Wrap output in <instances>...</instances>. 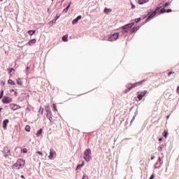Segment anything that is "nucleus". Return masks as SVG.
<instances>
[{"label": "nucleus", "mask_w": 179, "mask_h": 179, "mask_svg": "<svg viewBox=\"0 0 179 179\" xmlns=\"http://www.w3.org/2000/svg\"><path fill=\"white\" fill-rule=\"evenodd\" d=\"M26 164V161L23 159H19L15 164L12 166V169L14 170H20L23 169Z\"/></svg>", "instance_id": "1"}, {"label": "nucleus", "mask_w": 179, "mask_h": 179, "mask_svg": "<svg viewBox=\"0 0 179 179\" xmlns=\"http://www.w3.org/2000/svg\"><path fill=\"white\" fill-rule=\"evenodd\" d=\"M84 159L87 162H90V159H92V150L90 148H87L84 152Z\"/></svg>", "instance_id": "2"}, {"label": "nucleus", "mask_w": 179, "mask_h": 179, "mask_svg": "<svg viewBox=\"0 0 179 179\" xmlns=\"http://www.w3.org/2000/svg\"><path fill=\"white\" fill-rule=\"evenodd\" d=\"M134 24H135V23L131 22L129 24H127L123 27H122V34H125V33H128V28L129 27H132V26H134Z\"/></svg>", "instance_id": "3"}, {"label": "nucleus", "mask_w": 179, "mask_h": 179, "mask_svg": "<svg viewBox=\"0 0 179 179\" xmlns=\"http://www.w3.org/2000/svg\"><path fill=\"white\" fill-rule=\"evenodd\" d=\"M143 82H145V80L135 83L134 84H130L129 85H128L127 92H129V90H131V89H134V87H136V86H139V85H142V83H143Z\"/></svg>", "instance_id": "4"}, {"label": "nucleus", "mask_w": 179, "mask_h": 179, "mask_svg": "<svg viewBox=\"0 0 179 179\" xmlns=\"http://www.w3.org/2000/svg\"><path fill=\"white\" fill-rule=\"evenodd\" d=\"M2 153L6 159V157H8V156H11L10 149H9V147H4L3 150H2Z\"/></svg>", "instance_id": "5"}, {"label": "nucleus", "mask_w": 179, "mask_h": 179, "mask_svg": "<svg viewBox=\"0 0 179 179\" xmlns=\"http://www.w3.org/2000/svg\"><path fill=\"white\" fill-rule=\"evenodd\" d=\"M13 99L10 96H4L1 101L3 104H8V103H12Z\"/></svg>", "instance_id": "6"}, {"label": "nucleus", "mask_w": 179, "mask_h": 179, "mask_svg": "<svg viewBox=\"0 0 179 179\" xmlns=\"http://www.w3.org/2000/svg\"><path fill=\"white\" fill-rule=\"evenodd\" d=\"M55 157H57V152H55V150L50 149L48 158L50 159V160H54Z\"/></svg>", "instance_id": "7"}, {"label": "nucleus", "mask_w": 179, "mask_h": 179, "mask_svg": "<svg viewBox=\"0 0 179 179\" xmlns=\"http://www.w3.org/2000/svg\"><path fill=\"white\" fill-rule=\"evenodd\" d=\"M120 37V35H118V33H115L108 37V41H115Z\"/></svg>", "instance_id": "8"}, {"label": "nucleus", "mask_w": 179, "mask_h": 179, "mask_svg": "<svg viewBox=\"0 0 179 179\" xmlns=\"http://www.w3.org/2000/svg\"><path fill=\"white\" fill-rule=\"evenodd\" d=\"M147 94H148V91H146V90L140 92V93L138 94V100H142V99H143V96H146Z\"/></svg>", "instance_id": "9"}, {"label": "nucleus", "mask_w": 179, "mask_h": 179, "mask_svg": "<svg viewBox=\"0 0 179 179\" xmlns=\"http://www.w3.org/2000/svg\"><path fill=\"white\" fill-rule=\"evenodd\" d=\"M9 108L11 110H19V108H20V106H19V105H17L15 103H11L9 105Z\"/></svg>", "instance_id": "10"}, {"label": "nucleus", "mask_w": 179, "mask_h": 179, "mask_svg": "<svg viewBox=\"0 0 179 179\" xmlns=\"http://www.w3.org/2000/svg\"><path fill=\"white\" fill-rule=\"evenodd\" d=\"M80 19H82V15H78L76 18L73 20L72 24H76V23H78Z\"/></svg>", "instance_id": "11"}, {"label": "nucleus", "mask_w": 179, "mask_h": 179, "mask_svg": "<svg viewBox=\"0 0 179 179\" xmlns=\"http://www.w3.org/2000/svg\"><path fill=\"white\" fill-rule=\"evenodd\" d=\"M45 110H46V113L48 114V118L50 120H51V117H50V115H51V110H50V106H46Z\"/></svg>", "instance_id": "12"}, {"label": "nucleus", "mask_w": 179, "mask_h": 179, "mask_svg": "<svg viewBox=\"0 0 179 179\" xmlns=\"http://www.w3.org/2000/svg\"><path fill=\"white\" fill-rule=\"evenodd\" d=\"M37 43V41L36 39H31L27 43V45L31 46L34 45Z\"/></svg>", "instance_id": "13"}, {"label": "nucleus", "mask_w": 179, "mask_h": 179, "mask_svg": "<svg viewBox=\"0 0 179 179\" xmlns=\"http://www.w3.org/2000/svg\"><path fill=\"white\" fill-rule=\"evenodd\" d=\"M9 123V120L6 119L3 122V128L4 129H6V127H8V124Z\"/></svg>", "instance_id": "14"}, {"label": "nucleus", "mask_w": 179, "mask_h": 179, "mask_svg": "<svg viewBox=\"0 0 179 179\" xmlns=\"http://www.w3.org/2000/svg\"><path fill=\"white\" fill-rule=\"evenodd\" d=\"M58 19H59V15H56L55 19L52 20V21H50V22H49V24H52V23H55V22H57V20H58Z\"/></svg>", "instance_id": "15"}, {"label": "nucleus", "mask_w": 179, "mask_h": 179, "mask_svg": "<svg viewBox=\"0 0 179 179\" xmlns=\"http://www.w3.org/2000/svg\"><path fill=\"white\" fill-rule=\"evenodd\" d=\"M149 0H138V3H139V5H143V3H148V1Z\"/></svg>", "instance_id": "16"}, {"label": "nucleus", "mask_w": 179, "mask_h": 179, "mask_svg": "<svg viewBox=\"0 0 179 179\" xmlns=\"http://www.w3.org/2000/svg\"><path fill=\"white\" fill-rule=\"evenodd\" d=\"M156 13H157L156 12V10H155L152 13H151V14L148 16L147 20H149V19H152V17H154V16H156Z\"/></svg>", "instance_id": "17"}, {"label": "nucleus", "mask_w": 179, "mask_h": 179, "mask_svg": "<svg viewBox=\"0 0 179 179\" xmlns=\"http://www.w3.org/2000/svg\"><path fill=\"white\" fill-rule=\"evenodd\" d=\"M38 155H39V156H43V152H41L40 151L36 152L34 155V157H38Z\"/></svg>", "instance_id": "18"}, {"label": "nucleus", "mask_w": 179, "mask_h": 179, "mask_svg": "<svg viewBox=\"0 0 179 179\" xmlns=\"http://www.w3.org/2000/svg\"><path fill=\"white\" fill-rule=\"evenodd\" d=\"M112 9L111 8H105L104 9V13H106V15H108V13H110V12H112Z\"/></svg>", "instance_id": "19"}, {"label": "nucleus", "mask_w": 179, "mask_h": 179, "mask_svg": "<svg viewBox=\"0 0 179 179\" xmlns=\"http://www.w3.org/2000/svg\"><path fill=\"white\" fill-rule=\"evenodd\" d=\"M41 134H43V129H40L37 131V133H36V136H37L38 138H39V136H40V135H41Z\"/></svg>", "instance_id": "20"}, {"label": "nucleus", "mask_w": 179, "mask_h": 179, "mask_svg": "<svg viewBox=\"0 0 179 179\" xmlns=\"http://www.w3.org/2000/svg\"><path fill=\"white\" fill-rule=\"evenodd\" d=\"M35 34H36V30H29V31H28V34L29 36H33Z\"/></svg>", "instance_id": "21"}, {"label": "nucleus", "mask_w": 179, "mask_h": 179, "mask_svg": "<svg viewBox=\"0 0 179 179\" xmlns=\"http://www.w3.org/2000/svg\"><path fill=\"white\" fill-rule=\"evenodd\" d=\"M8 82L9 85H11V86H15V85H16V83H15V81L10 80V79H9L8 80Z\"/></svg>", "instance_id": "22"}, {"label": "nucleus", "mask_w": 179, "mask_h": 179, "mask_svg": "<svg viewBox=\"0 0 179 179\" xmlns=\"http://www.w3.org/2000/svg\"><path fill=\"white\" fill-rule=\"evenodd\" d=\"M17 85H19L20 86H22V85H23V82L22 81V79H20V78H18V79L17 80Z\"/></svg>", "instance_id": "23"}, {"label": "nucleus", "mask_w": 179, "mask_h": 179, "mask_svg": "<svg viewBox=\"0 0 179 179\" xmlns=\"http://www.w3.org/2000/svg\"><path fill=\"white\" fill-rule=\"evenodd\" d=\"M24 94H22L21 96L18 98L20 101H23L24 100Z\"/></svg>", "instance_id": "24"}, {"label": "nucleus", "mask_w": 179, "mask_h": 179, "mask_svg": "<svg viewBox=\"0 0 179 179\" xmlns=\"http://www.w3.org/2000/svg\"><path fill=\"white\" fill-rule=\"evenodd\" d=\"M69 6H67V7L63 10V13H67L68 10H69Z\"/></svg>", "instance_id": "25"}, {"label": "nucleus", "mask_w": 179, "mask_h": 179, "mask_svg": "<svg viewBox=\"0 0 179 179\" xmlns=\"http://www.w3.org/2000/svg\"><path fill=\"white\" fill-rule=\"evenodd\" d=\"M85 165V163H83L82 164H79L77 166L76 170H79V169L83 167V166Z\"/></svg>", "instance_id": "26"}, {"label": "nucleus", "mask_w": 179, "mask_h": 179, "mask_svg": "<svg viewBox=\"0 0 179 179\" xmlns=\"http://www.w3.org/2000/svg\"><path fill=\"white\" fill-rule=\"evenodd\" d=\"M63 41H68V36L65 35L62 37Z\"/></svg>", "instance_id": "27"}, {"label": "nucleus", "mask_w": 179, "mask_h": 179, "mask_svg": "<svg viewBox=\"0 0 179 179\" xmlns=\"http://www.w3.org/2000/svg\"><path fill=\"white\" fill-rule=\"evenodd\" d=\"M25 131H27V132H30V126L27 125L25 127Z\"/></svg>", "instance_id": "28"}, {"label": "nucleus", "mask_w": 179, "mask_h": 179, "mask_svg": "<svg viewBox=\"0 0 179 179\" xmlns=\"http://www.w3.org/2000/svg\"><path fill=\"white\" fill-rule=\"evenodd\" d=\"M39 113H41V114L43 115V113H44V109L41 107L39 109Z\"/></svg>", "instance_id": "29"}, {"label": "nucleus", "mask_w": 179, "mask_h": 179, "mask_svg": "<svg viewBox=\"0 0 179 179\" xmlns=\"http://www.w3.org/2000/svg\"><path fill=\"white\" fill-rule=\"evenodd\" d=\"M141 17L135 19L136 23H138V22H141Z\"/></svg>", "instance_id": "30"}, {"label": "nucleus", "mask_w": 179, "mask_h": 179, "mask_svg": "<svg viewBox=\"0 0 179 179\" xmlns=\"http://www.w3.org/2000/svg\"><path fill=\"white\" fill-rule=\"evenodd\" d=\"M161 12L162 13H165V12H166V10L165 8H162Z\"/></svg>", "instance_id": "31"}, {"label": "nucleus", "mask_w": 179, "mask_h": 179, "mask_svg": "<svg viewBox=\"0 0 179 179\" xmlns=\"http://www.w3.org/2000/svg\"><path fill=\"white\" fill-rule=\"evenodd\" d=\"M8 71H9V73H12V71H15V69H8Z\"/></svg>", "instance_id": "32"}, {"label": "nucleus", "mask_w": 179, "mask_h": 179, "mask_svg": "<svg viewBox=\"0 0 179 179\" xmlns=\"http://www.w3.org/2000/svg\"><path fill=\"white\" fill-rule=\"evenodd\" d=\"M3 96V90H1L0 93V99Z\"/></svg>", "instance_id": "33"}, {"label": "nucleus", "mask_w": 179, "mask_h": 179, "mask_svg": "<svg viewBox=\"0 0 179 179\" xmlns=\"http://www.w3.org/2000/svg\"><path fill=\"white\" fill-rule=\"evenodd\" d=\"M53 111H57V106L55 103L53 104Z\"/></svg>", "instance_id": "34"}, {"label": "nucleus", "mask_w": 179, "mask_h": 179, "mask_svg": "<svg viewBox=\"0 0 179 179\" xmlns=\"http://www.w3.org/2000/svg\"><path fill=\"white\" fill-rule=\"evenodd\" d=\"M22 152H23V153H27V149L23 148Z\"/></svg>", "instance_id": "35"}, {"label": "nucleus", "mask_w": 179, "mask_h": 179, "mask_svg": "<svg viewBox=\"0 0 179 179\" xmlns=\"http://www.w3.org/2000/svg\"><path fill=\"white\" fill-rule=\"evenodd\" d=\"M131 9H135V5H134V3H132V2H131Z\"/></svg>", "instance_id": "36"}, {"label": "nucleus", "mask_w": 179, "mask_h": 179, "mask_svg": "<svg viewBox=\"0 0 179 179\" xmlns=\"http://www.w3.org/2000/svg\"><path fill=\"white\" fill-rule=\"evenodd\" d=\"M167 13H170V12H173V10L171 9H167L166 10Z\"/></svg>", "instance_id": "37"}, {"label": "nucleus", "mask_w": 179, "mask_h": 179, "mask_svg": "<svg viewBox=\"0 0 179 179\" xmlns=\"http://www.w3.org/2000/svg\"><path fill=\"white\" fill-rule=\"evenodd\" d=\"M150 179H155V173H153V174L150 176Z\"/></svg>", "instance_id": "38"}, {"label": "nucleus", "mask_w": 179, "mask_h": 179, "mask_svg": "<svg viewBox=\"0 0 179 179\" xmlns=\"http://www.w3.org/2000/svg\"><path fill=\"white\" fill-rule=\"evenodd\" d=\"M164 6V8H166V6H169V2L165 3Z\"/></svg>", "instance_id": "39"}, {"label": "nucleus", "mask_w": 179, "mask_h": 179, "mask_svg": "<svg viewBox=\"0 0 179 179\" xmlns=\"http://www.w3.org/2000/svg\"><path fill=\"white\" fill-rule=\"evenodd\" d=\"M14 96H15V97L17 96V92H16V90L14 92Z\"/></svg>", "instance_id": "40"}, {"label": "nucleus", "mask_w": 179, "mask_h": 179, "mask_svg": "<svg viewBox=\"0 0 179 179\" xmlns=\"http://www.w3.org/2000/svg\"><path fill=\"white\" fill-rule=\"evenodd\" d=\"M164 138H167V132H164Z\"/></svg>", "instance_id": "41"}, {"label": "nucleus", "mask_w": 179, "mask_h": 179, "mask_svg": "<svg viewBox=\"0 0 179 179\" xmlns=\"http://www.w3.org/2000/svg\"><path fill=\"white\" fill-rule=\"evenodd\" d=\"M71 5H72V2H70L68 5V6H69V8H71Z\"/></svg>", "instance_id": "42"}, {"label": "nucleus", "mask_w": 179, "mask_h": 179, "mask_svg": "<svg viewBox=\"0 0 179 179\" xmlns=\"http://www.w3.org/2000/svg\"><path fill=\"white\" fill-rule=\"evenodd\" d=\"M177 93L179 94V87H177Z\"/></svg>", "instance_id": "43"}, {"label": "nucleus", "mask_w": 179, "mask_h": 179, "mask_svg": "<svg viewBox=\"0 0 179 179\" xmlns=\"http://www.w3.org/2000/svg\"><path fill=\"white\" fill-rule=\"evenodd\" d=\"M1 83H2V84H3V85H5V82L1 81Z\"/></svg>", "instance_id": "44"}, {"label": "nucleus", "mask_w": 179, "mask_h": 179, "mask_svg": "<svg viewBox=\"0 0 179 179\" xmlns=\"http://www.w3.org/2000/svg\"><path fill=\"white\" fill-rule=\"evenodd\" d=\"M155 159V156H152V157H151V160H153Z\"/></svg>", "instance_id": "45"}, {"label": "nucleus", "mask_w": 179, "mask_h": 179, "mask_svg": "<svg viewBox=\"0 0 179 179\" xmlns=\"http://www.w3.org/2000/svg\"><path fill=\"white\" fill-rule=\"evenodd\" d=\"M29 69H30V67L27 66V71H29Z\"/></svg>", "instance_id": "46"}, {"label": "nucleus", "mask_w": 179, "mask_h": 179, "mask_svg": "<svg viewBox=\"0 0 179 179\" xmlns=\"http://www.w3.org/2000/svg\"><path fill=\"white\" fill-rule=\"evenodd\" d=\"M10 92H15V90H10Z\"/></svg>", "instance_id": "47"}, {"label": "nucleus", "mask_w": 179, "mask_h": 179, "mask_svg": "<svg viewBox=\"0 0 179 179\" xmlns=\"http://www.w3.org/2000/svg\"><path fill=\"white\" fill-rule=\"evenodd\" d=\"M158 160H159V162H162V158L159 157V158L158 159Z\"/></svg>", "instance_id": "48"}, {"label": "nucleus", "mask_w": 179, "mask_h": 179, "mask_svg": "<svg viewBox=\"0 0 179 179\" xmlns=\"http://www.w3.org/2000/svg\"><path fill=\"white\" fill-rule=\"evenodd\" d=\"M162 139H163V138H159V141H162Z\"/></svg>", "instance_id": "49"}, {"label": "nucleus", "mask_w": 179, "mask_h": 179, "mask_svg": "<svg viewBox=\"0 0 179 179\" xmlns=\"http://www.w3.org/2000/svg\"><path fill=\"white\" fill-rule=\"evenodd\" d=\"M21 178H24V176L22 175V176H21Z\"/></svg>", "instance_id": "50"}, {"label": "nucleus", "mask_w": 179, "mask_h": 179, "mask_svg": "<svg viewBox=\"0 0 179 179\" xmlns=\"http://www.w3.org/2000/svg\"><path fill=\"white\" fill-rule=\"evenodd\" d=\"M135 31V27L133 28L132 32Z\"/></svg>", "instance_id": "51"}, {"label": "nucleus", "mask_w": 179, "mask_h": 179, "mask_svg": "<svg viewBox=\"0 0 179 179\" xmlns=\"http://www.w3.org/2000/svg\"><path fill=\"white\" fill-rule=\"evenodd\" d=\"M159 149L162 150V149H163V148L162 146L159 147Z\"/></svg>", "instance_id": "52"}, {"label": "nucleus", "mask_w": 179, "mask_h": 179, "mask_svg": "<svg viewBox=\"0 0 179 179\" xmlns=\"http://www.w3.org/2000/svg\"><path fill=\"white\" fill-rule=\"evenodd\" d=\"M169 75H171V72H169Z\"/></svg>", "instance_id": "53"}, {"label": "nucleus", "mask_w": 179, "mask_h": 179, "mask_svg": "<svg viewBox=\"0 0 179 179\" xmlns=\"http://www.w3.org/2000/svg\"><path fill=\"white\" fill-rule=\"evenodd\" d=\"M1 110H2V108H0V111H1Z\"/></svg>", "instance_id": "54"}, {"label": "nucleus", "mask_w": 179, "mask_h": 179, "mask_svg": "<svg viewBox=\"0 0 179 179\" xmlns=\"http://www.w3.org/2000/svg\"><path fill=\"white\" fill-rule=\"evenodd\" d=\"M1 1V2H2V0H0Z\"/></svg>", "instance_id": "55"}, {"label": "nucleus", "mask_w": 179, "mask_h": 179, "mask_svg": "<svg viewBox=\"0 0 179 179\" xmlns=\"http://www.w3.org/2000/svg\"><path fill=\"white\" fill-rule=\"evenodd\" d=\"M167 118H169V116H167Z\"/></svg>", "instance_id": "56"}]
</instances>
